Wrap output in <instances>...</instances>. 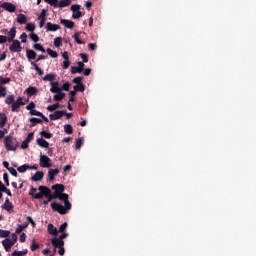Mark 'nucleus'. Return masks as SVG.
<instances>
[{
  "label": "nucleus",
  "mask_w": 256,
  "mask_h": 256,
  "mask_svg": "<svg viewBox=\"0 0 256 256\" xmlns=\"http://www.w3.org/2000/svg\"><path fill=\"white\" fill-rule=\"evenodd\" d=\"M80 56L82 58L83 63H88L89 62V58H88L87 54L81 53Z\"/></svg>",
  "instance_id": "680f3d73"
},
{
  "label": "nucleus",
  "mask_w": 256,
  "mask_h": 256,
  "mask_svg": "<svg viewBox=\"0 0 256 256\" xmlns=\"http://www.w3.org/2000/svg\"><path fill=\"white\" fill-rule=\"evenodd\" d=\"M26 29H27L28 32H34V30L36 29V25L32 24V23H28L26 25Z\"/></svg>",
  "instance_id": "de8ad7c7"
},
{
  "label": "nucleus",
  "mask_w": 256,
  "mask_h": 256,
  "mask_svg": "<svg viewBox=\"0 0 256 256\" xmlns=\"http://www.w3.org/2000/svg\"><path fill=\"white\" fill-rule=\"evenodd\" d=\"M71 73L72 74H81L78 66H72Z\"/></svg>",
  "instance_id": "13d9d810"
},
{
  "label": "nucleus",
  "mask_w": 256,
  "mask_h": 256,
  "mask_svg": "<svg viewBox=\"0 0 256 256\" xmlns=\"http://www.w3.org/2000/svg\"><path fill=\"white\" fill-rule=\"evenodd\" d=\"M47 54L52 57V58H57L58 57V54L57 52H55V50H52L51 48H48L46 50Z\"/></svg>",
  "instance_id": "e433bc0d"
},
{
  "label": "nucleus",
  "mask_w": 256,
  "mask_h": 256,
  "mask_svg": "<svg viewBox=\"0 0 256 256\" xmlns=\"http://www.w3.org/2000/svg\"><path fill=\"white\" fill-rule=\"evenodd\" d=\"M71 5V0H61L58 4L59 8H66Z\"/></svg>",
  "instance_id": "c756f323"
},
{
  "label": "nucleus",
  "mask_w": 256,
  "mask_h": 256,
  "mask_svg": "<svg viewBox=\"0 0 256 256\" xmlns=\"http://www.w3.org/2000/svg\"><path fill=\"white\" fill-rule=\"evenodd\" d=\"M0 8L8 12H15L17 10V7L12 4V2H3V4L0 5Z\"/></svg>",
  "instance_id": "6e6552de"
},
{
  "label": "nucleus",
  "mask_w": 256,
  "mask_h": 256,
  "mask_svg": "<svg viewBox=\"0 0 256 256\" xmlns=\"http://www.w3.org/2000/svg\"><path fill=\"white\" fill-rule=\"evenodd\" d=\"M18 172L19 173H24L26 172L27 170H29V165L25 164V165H22V166H19L17 168Z\"/></svg>",
  "instance_id": "ea45409f"
},
{
  "label": "nucleus",
  "mask_w": 256,
  "mask_h": 256,
  "mask_svg": "<svg viewBox=\"0 0 256 256\" xmlns=\"http://www.w3.org/2000/svg\"><path fill=\"white\" fill-rule=\"evenodd\" d=\"M84 67H85L84 62L79 61L78 62V69L80 70V73H83Z\"/></svg>",
  "instance_id": "69168bd1"
},
{
  "label": "nucleus",
  "mask_w": 256,
  "mask_h": 256,
  "mask_svg": "<svg viewBox=\"0 0 256 256\" xmlns=\"http://www.w3.org/2000/svg\"><path fill=\"white\" fill-rule=\"evenodd\" d=\"M31 65H33L34 70L37 71V73H38L39 76L44 75V71L41 70V67H39V66L36 64V62L31 61Z\"/></svg>",
  "instance_id": "7c9ffc66"
},
{
  "label": "nucleus",
  "mask_w": 256,
  "mask_h": 256,
  "mask_svg": "<svg viewBox=\"0 0 256 256\" xmlns=\"http://www.w3.org/2000/svg\"><path fill=\"white\" fill-rule=\"evenodd\" d=\"M29 122L32 123L30 127H36L37 124L43 123V121L40 118H30Z\"/></svg>",
  "instance_id": "bb28decb"
},
{
  "label": "nucleus",
  "mask_w": 256,
  "mask_h": 256,
  "mask_svg": "<svg viewBox=\"0 0 256 256\" xmlns=\"http://www.w3.org/2000/svg\"><path fill=\"white\" fill-rule=\"evenodd\" d=\"M35 193H37V189L36 188H34V187H32L31 189H30V191H29V195L30 196H33V198L35 199Z\"/></svg>",
  "instance_id": "774afa93"
},
{
  "label": "nucleus",
  "mask_w": 256,
  "mask_h": 256,
  "mask_svg": "<svg viewBox=\"0 0 256 256\" xmlns=\"http://www.w3.org/2000/svg\"><path fill=\"white\" fill-rule=\"evenodd\" d=\"M39 247H40V245H39V244H36V243H35V240H33L32 245L30 246L31 251H32V252H35V251H37V249H38Z\"/></svg>",
  "instance_id": "5fc2aeb1"
},
{
  "label": "nucleus",
  "mask_w": 256,
  "mask_h": 256,
  "mask_svg": "<svg viewBox=\"0 0 256 256\" xmlns=\"http://www.w3.org/2000/svg\"><path fill=\"white\" fill-rule=\"evenodd\" d=\"M35 133L34 132H29L28 136L26 137V141L30 143L34 139Z\"/></svg>",
  "instance_id": "6e6d98bb"
},
{
  "label": "nucleus",
  "mask_w": 256,
  "mask_h": 256,
  "mask_svg": "<svg viewBox=\"0 0 256 256\" xmlns=\"http://www.w3.org/2000/svg\"><path fill=\"white\" fill-rule=\"evenodd\" d=\"M44 1L49 5L53 6V8L59 7L58 0H44Z\"/></svg>",
  "instance_id": "4c0bfd02"
},
{
  "label": "nucleus",
  "mask_w": 256,
  "mask_h": 256,
  "mask_svg": "<svg viewBox=\"0 0 256 256\" xmlns=\"http://www.w3.org/2000/svg\"><path fill=\"white\" fill-rule=\"evenodd\" d=\"M2 245L4 246V249H5L6 252H10L11 247L14 246V242H12L11 239L6 238V239L2 240Z\"/></svg>",
  "instance_id": "f8f14e48"
},
{
  "label": "nucleus",
  "mask_w": 256,
  "mask_h": 256,
  "mask_svg": "<svg viewBox=\"0 0 256 256\" xmlns=\"http://www.w3.org/2000/svg\"><path fill=\"white\" fill-rule=\"evenodd\" d=\"M40 135L44 138V139H51L53 137V133L48 132L46 130H43L40 132Z\"/></svg>",
  "instance_id": "c85d7f7f"
},
{
  "label": "nucleus",
  "mask_w": 256,
  "mask_h": 256,
  "mask_svg": "<svg viewBox=\"0 0 256 256\" xmlns=\"http://www.w3.org/2000/svg\"><path fill=\"white\" fill-rule=\"evenodd\" d=\"M38 20H47V11L45 9L41 11Z\"/></svg>",
  "instance_id": "a18cd8bd"
},
{
  "label": "nucleus",
  "mask_w": 256,
  "mask_h": 256,
  "mask_svg": "<svg viewBox=\"0 0 256 256\" xmlns=\"http://www.w3.org/2000/svg\"><path fill=\"white\" fill-rule=\"evenodd\" d=\"M60 109V103H54L53 105H50L47 107V110L49 112H54L55 110Z\"/></svg>",
  "instance_id": "473e14b6"
},
{
  "label": "nucleus",
  "mask_w": 256,
  "mask_h": 256,
  "mask_svg": "<svg viewBox=\"0 0 256 256\" xmlns=\"http://www.w3.org/2000/svg\"><path fill=\"white\" fill-rule=\"evenodd\" d=\"M51 208L59 214H67V211H70V209H67V206L64 207L62 204L56 202L51 203Z\"/></svg>",
  "instance_id": "20e7f679"
},
{
  "label": "nucleus",
  "mask_w": 256,
  "mask_h": 256,
  "mask_svg": "<svg viewBox=\"0 0 256 256\" xmlns=\"http://www.w3.org/2000/svg\"><path fill=\"white\" fill-rule=\"evenodd\" d=\"M52 189L58 194L65 192V186L63 184H55L52 186Z\"/></svg>",
  "instance_id": "412c9836"
},
{
  "label": "nucleus",
  "mask_w": 256,
  "mask_h": 256,
  "mask_svg": "<svg viewBox=\"0 0 256 256\" xmlns=\"http://www.w3.org/2000/svg\"><path fill=\"white\" fill-rule=\"evenodd\" d=\"M3 178H4V182H5L6 186L9 187L10 186V182H9V176H8L7 172L4 173Z\"/></svg>",
  "instance_id": "052dcab7"
},
{
  "label": "nucleus",
  "mask_w": 256,
  "mask_h": 256,
  "mask_svg": "<svg viewBox=\"0 0 256 256\" xmlns=\"http://www.w3.org/2000/svg\"><path fill=\"white\" fill-rule=\"evenodd\" d=\"M71 62L69 60H64L63 61V69L66 70L70 67Z\"/></svg>",
  "instance_id": "0e129e2a"
},
{
  "label": "nucleus",
  "mask_w": 256,
  "mask_h": 256,
  "mask_svg": "<svg viewBox=\"0 0 256 256\" xmlns=\"http://www.w3.org/2000/svg\"><path fill=\"white\" fill-rule=\"evenodd\" d=\"M39 165H40L41 167L49 168V167L52 166V164H51V159H50L47 155L40 154V162H39Z\"/></svg>",
  "instance_id": "39448f33"
},
{
  "label": "nucleus",
  "mask_w": 256,
  "mask_h": 256,
  "mask_svg": "<svg viewBox=\"0 0 256 256\" xmlns=\"http://www.w3.org/2000/svg\"><path fill=\"white\" fill-rule=\"evenodd\" d=\"M1 33H8V42L10 44L9 51L12 53H21L22 52V44L19 40H15L17 36V28L13 26L9 31L7 29L1 30Z\"/></svg>",
  "instance_id": "f257e3e1"
},
{
  "label": "nucleus",
  "mask_w": 256,
  "mask_h": 256,
  "mask_svg": "<svg viewBox=\"0 0 256 256\" xmlns=\"http://www.w3.org/2000/svg\"><path fill=\"white\" fill-rule=\"evenodd\" d=\"M56 79H57L56 73H48L42 78L43 81H49L50 83L55 81Z\"/></svg>",
  "instance_id": "6ab92c4d"
},
{
  "label": "nucleus",
  "mask_w": 256,
  "mask_h": 256,
  "mask_svg": "<svg viewBox=\"0 0 256 256\" xmlns=\"http://www.w3.org/2000/svg\"><path fill=\"white\" fill-rule=\"evenodd\" d=\"M79 10H81V5L75 4L71 6V11L73 12V14H76V12H78Z\"/></svg>",
  "instance_id": "3c124183"
},
{
  "label": "nucleus",
  "mask_w": 256,
  "mask_h": 256,
  "mask_svg": "<svg viewBox=\"0 0 256 256\" xmlns=\"http://www.w3.org/2000/svg\"><path fill=\"white\" fill-rule=\"evenodd\" d=\"M38 190L40 193L35 194L34 199H43L44 197L47 198V196H49L51 193V189H49L47 186H39Z\"/></svg>",
  "instance_id": "7ed1b4c3"
},
{
  "label": "nucleus",
  "mask_w": 256,
  "mask_h": 256,
  "mask_svg": "<svg viewBox=\"0 0 256 256\" xmlns=\"http://www.w3.org/2000/svg\"><path fill=\"white\" fill-rule=\"evenodd\" d=\"M38 92L39 90L36 88V86H28V88L25 90L28 97H33V95H37Z\"/></svg>",
  "instance_id": "4468645a"
},
{
  "label": "nucleus",
  "mask_w": 256,
  "mask_h": 256,
  "mask_svg": "<svg viewBox=\"0 0 256 256\" xmlns=\"http://www.w3.org/2000/svg\"><path fill=\"white\" fill-rule=\"evenodd\" d=\"M20 107H21V105L18 104V102H17V100H16V101H14V102L12 103L11 111H12V112H18L19 109H20Z\"/></svg>",
  "instance_id": "f704fd0d"
},
{
  "label": "nucleus",
  "mask_w": 256,
  "mask_h": 256,
  "mask_svg": "<svg viewBox=\"0 0 256 256\" xmlns=\"http://www.w3.org/2000/svg\"><path fill=\"white\" fill-rule=\"evenodd\" d=\"M10 235V231L0 229V237L4 239Z\"/></svg>",
  "instance_id": "49530a36"
},
{
  "label": "nucleus",
  "mask_w": 256,
  "mask_h": 256,
  "mask_svg": "<svg viewBox=\"0 0 256 256\" xmlns=\"http://www.w3.org/2000/svg\"><path fill=\"white\" fill-rule=\"evenodd\" d=\"M7 124V115L5 113H0V128H4Z\"/></svg>",
  "instance_id": "b1692460"
},
{
  "label": "nucleus",
  "mask_w": 256,
  "mask_h": 256,
  "mask_svg": "<svg viewBox=\"0 0 256 256\" xmlns=\"http://www.w3.org/2000/svg\"><path fill=\"white\" fill-rule=\"evenodd\" d=\"M57 233V227H55L53 224H48V234L57 235Z\"/></svg>",
  "instance_id": "393cba45"
},
{
  "label": "nucleus",
  "mask_w": 256,
  "mask_h": 256,
  "mask_svg": "<svg viewBox=\"0 0 256 256\" xmlns=\"http://www.w3.org/2000/svg\"><path fill=\"white\" fill-rule=\"evenodd\" d=\"M14 101H15V96L14 95H9L5 99V104L12 105V104H14Z\"/></svg>",
  "instance_id": "72a5a7b5"
},
{
  "label": "nucleus",
  "mask_w": 256,
  "mask_h": 256,
  "mask_svg": "<svg viewBox=\"0 0 256 256\" xmlns=\"http://www.w3.org/2000/svg\"><path fill=\"white\" fill-rule=\"evenodd\" d=\"M67 226H68L67 222H63V224L60 225L59 227L58 233H64L65 230H67Z\"/></svg>",
  "instance_id": "09e8293b"
},
{
  "label": "nucleus",
  "mask_w": 256,
  "mask_h": 256,
  "mask_svg": "<svg viewBox=\"0 0 256 256\" xmlns=\"http://www.w3.org/2000/svg\"><path fill=\"white\" fill-rule=\"evenodd\" d=\"M60 23L63 24V26H65L68 29H72L75 27V23L73 22V20L61 19Z\"/></svg>",
  "instance_id": "dca6fc26"
},
{
  "label": "nucleus",
  "mask_w": 256,
  "mask_h": 256,
  "mask_svg": "<svg viewBox=\"0 0 256 256\" xmlns=\"http://www.w3.org/2000/svg\"><path fill=\"white\" fill-rule=\"evenodd\" d=\"M59 200L63 201L67 210H71L72 204L69 201V195L68 194H63V193L59 194Z\"/></svg>",
  "instance_id": "423d86ee"
},
{
  "label": "nucleus",
  "mask_w": 256,
  "mask_h": 256,
  "mask_svg": "<svg viewBox=\"0 0 256 256\" xmlns=\"http://www.w3.org/2000/svg\"><path fill=\"white\" fill-rule=\"evenodd\" d=\"M83 16L82 12L80 10L76 11L75 13L72 14V18L74 20H79Z\"/></svg>",
  "instance_id": "c03bdc74"
},
{
  "label": "nucleus",
  "mask_w": 256,
  "mask_h": 256,
  "mask_svg": "<svg viewBox=\"0 0 256 256\" xmlns=\"http://www.w3.org/2000/svg\"><path fill=\"white\" fill-rule=\"evenodd\" d=\"M8 172L11 173V175L14 177L18 176L17 170H15L13 167L8 168Z\"/></svg>",
  "instance_id": "bf43d9fd"
},
{
  "label": "nucleus",
  "mask_w": 256,
  "mask_h": 256,
  "mask_svg": "<svg viewBox=\"0 0 256 256\" xmlns=\"http://www.w3.org/2000/svg\"><path fill=\"white\" fill-rule=\"evenodd\" d=\"M35 107H36V103L35 102H30L29 104H28V106H26V109L29 111V112H31V111H33L34 109H35Z\"/></svg>",
  "instance_id": "603ef678"
},
{
  "label": "nucleus",
  "mask_w": 256,
  "mask_h": 256,
  "mask_svg": "<svg viewBox=\"0 0 256 256\" xmlns=\"http://www.w3.org/2000/svg\"><path fill=\"white\" fill-rule=\"evenodd\" d=\"M20 40L24 44L27 42V34H26V32H23V34L20 35Z\"/></svg>",
  "instance_id": "e2e57ef3"
},
{
  "label": "nucleus",
  "mask_w": 256,
  "mask_h": 256,
  "mask_svg": "<svg viewBox=\"0 0 256 256\" xmlns=\"http://www.w3.org/2000/svg\"><path fill=\"white\" fill-rule=\"evenodd\" d=\"M26 56L29 61H34L35 59H37V53L35 52V50L32 49H28L26 51Z\"/></svg>",
  "instance_id": "a211bd4d"
},
{
  "label": "nucleus",
  "mask_w": 256,
  "mask_h": 256,
  "mask_svg": "<svg viewBox=\"0 0 256 256\" xmlns=\"http://www.w3.org/2000/svg\"><path fill=\"white\" fill-rule=\"evenodd\" d=\"M29 115L41 117V112L37 111V109H33L29 112Z\"/></svg>",
  "instance_id": "4d7b16f0"
},
{
  "label": "nucleus",
  "mask_w": 256,
  "mask_h": 256,
  "mask_svg": "<svg viewBox=\"0 0 256 256\" xmlns=\"http://www.w3.org/2000/svg\"><path fill=\"white\" fill-rule=\"evenodd\" d=\"M53 45H54L55 47H60V46L62 45V38H61V37H56V38L54 39Z\"/></svg>",
  "instance_id": "79ce46f5"
},
{
  "label": "nucleus",
  "mask_w": 256,
  "mask_h": 256,
  "mask_svg": "<svg viewBox=\"0 0 256 256\" xmlns=\"http://www.w3.org/2000/svg\"><path fill=\"white\" fill-rule=\"evenodd\" d=\"M7 42H9V35L8 37L5 35H0V44H6Z\"/></svg>",
  "instance_id": "8fccbe9b"
},
{
  "label": "nucleus",
  "mask_w": 256,
  "mask_h": 256,
  "mask_svg": "<svg viewBox=\"0 0 256 256\" xmlns=\"http://www.w3.org/2000/svg\"><path fill=\"white\" fill-rule=\"evenodd\" d=\"M34 50L40 51L42 53H46V49L43 46H41V43H35Z\"/></svg>",
  "instance_id": "c9c22d12"
},
{
  "label": "nucleus",
  "mask_w": 256,
  "mask_h": 256,
  "mask_svg": "<svg viewBox=\"0 0 256 256\" xmlns=\"http://www.w3.org/2000/svg\"><path fill=\"white\" fill-rule=\"evenodd\" d=\"M83 145V138L79 137L75 142V149H80Z\"/></svg>",
  "instance_id": "58836bf2"
},
{
  "label": "nucleus",
  "mask_w": 256,
  "mask_h": 256,
  "mask_svg": "<svg viewBox=\"0 0 256 256\" xmlns=\"http://www.w3.org/2000/svg\"><path fill=\"white\" fill-rule=\"evenodd\" d=\"M4 145L7 151H17L19 142L17 141V138L8 135L4 138Z\"/></svg>",
  "instance_id": "f03ea898"
},
{
  "label": "nucleus",
  "mask_w": 256,
  "mask_h": 256,
  "mask_svg": "<svg viewBox=\"0 0 256 256\" xmlns=\"http://www.w3.org/2000/svg\"><path fill=\"white\" fill-rule=\"evenodd\" d=\"M84 35H86V32H75V34L73 35V38L77 42L78 45L85 44V42L81 40Z\"/></svg>",
  "instance_id": "9d476101"
},
{
  "label": "nucleus",
  "mask_w": 256,
  "mask_h": 256,
  "mask_svg": "<svg viewBox=\"0 0 256 256\" xmlns=\"http://www.w3.org/2000/svg\"><path fill=\"white\" fill-rule=\"evenodd\" d=\"M66 115V111H55L53 114H49L51 121H57Z\"/></svg>",
  "instance_id": "1a4fd4ad"
},
{
  "label": "nucleus",
  "mask_w": 256,
  "mask_h": 256,
  "mask_svg": "<svg viewBox=\"0 0 256 256\" xmlns=\"http://www.w3.org/2000/svg\"><path fill=\"white\" fill-rule=\"evenodd\" d=\"M64 132L69 135L73 134V126L71 124L64 125Z\"/></svg>",
  "instance_id": "2f4dec72"
},
{
  "label": "nucleus",
  "mask_w": 256,
  "mask_h": 256,
  "mask_svg": "<svg viewBox=\"0 0 256 256\" xmlns=\"http://www.w3.org/2000/svg\"><path fill=\"white\" fill-rule=\"evenodd\" d=\"M66 97L65 93H62L61 91H59L58 93H56V95H54L53 100L54 101H61Z\"/></svg>",
  "instance_id": "cd10ccee"
},
{
  "label": "nucleus",
  "mask_w": 256,
  "mask_h": 256,
  "mask_svg": "<svg viewBox=\"0 0 256 256\" xmlns=\"http://www.w3.org/2000/svg\"><path fill=\"white\" fill-rule=\"evenodd\" d=\"M50 86H51V88H50L51 93L57 94V93L61 92L59 82H51Z\"/></svg>",
  "instance_id": "2eb2a0df"
},
{
  "label": "nucleus",
  "mask_w": 256,
  "mask_h": 256,
  "mask_svg": "<svg viewBox=\"0 0 256 256\" xmlns=\"http://www.w3.org/2000/svg\"><path fill=\"white\" fill-rule=\"evenodd\" d=\"M2 210H5L9 213H12L14 210L13 203L9 200V198L5 199L4 204L1 205Z\"/></svg>",
  "instance_id": "0eeeda50"
},
{
  "label": "nucleus",
  "mask_w": 256,
  "mask_h": 256,
  "mask_svg": "<svg viewBox=\"0 0 256 256\" xmlns=\"http://www.w3.org/2000/svg\"><path fill=\"white\" fill-rule=\"evenodd\" d=\"M73 89L75 92H84L85 91V85L81 82L80 84L74 85Z\"/></svg>",
  "instance_id": "a878e982"
},
{
  "label": "nucleus",
  "mask_w": 256,
  "mask_h": 256,
  "mask_svg": "<svg viewBox=\"0 0 256 256\" xmlns=\"http://www.w3.org/2000/svg\"><path fill=\"white\" fill-rule=\"evenodd\" d=\"M52 246L54 248H60L65 246L64 240H61V238H52L51 239Z\"/></svg>",
  "instance_id": "9b49d317"
},
{
  "label": "nucleus",
  "mask_w": 256,
  "mask_h": 256,
  "mask_svg": "<svg viewBox=\"0 0 256 256\" xmlns=\"http://www.w3.org/2000/svg\"><path fill=\"white\" fill-rule=\"evenodd\" d=\"M44 177V172L42 171H38L34 174L33 177H31V181H34V182H39L42 180V178Z\"/></svg>",
  "instance_id": "aec40b11"
},
{
  "label": "nucleus",
  "mask_w": 256,
  "mask_h": 256,
  "mask_svg": "<svg viewBox=\"0 0 256 256\" xmlns=\"http://www.w3.org/2000/svg\"><path fill=\"white\" fill-rule=\"evenodd\" d=\"M9 82H11V78H3L0 76V86L7 85Z\"/></svg>",
  "instance_id": "37998d69"
},
{
  "label": "nucleus",
  "mask_w": 256,
  "mask_h": 256,
  "mask_svg": "<svg viewBox=\"0 0 256 256\" xmlns=\"http://www.w3.org/2000/svg\"><path fill=\"white\" fill-rule=\"evenodd\" d=\"M18 24H26L27 23V16L25 14L19 13L17 17Z\"/></svg>",
  "instance_id": "5701e85b"
},
{
  "label": "nucleus",
  "mask_w": 256,
  "mask_h": 256,
  "mask_svg": "<svg viewBox=\"0 0 256 256\" xmlns=\"http://www.w3.org/2000/svg\"><path fill=\"white\" fill-rule=\"evenodd\" d=\"M60 173V170L58 168H55L54 170L51 169L48 171V179L49 181H54L55 177Z\"/></svg>",
  "instance_id": "f3484780"
},
{
  "label": "nucleus",
  "mask_w": 256,
  "mask_h": 256,
  "mask_svg": "<svg viewBox=\"0 0 256 256\" xmlns=\"http://www.w3.org/2000/svg\"><path fill=\"white\" fill-rule=\"evenodd\" d=\"M46 29H47V32H57V30L61 29V26L58 24H53L51 22H48Z\"/></svg>",
  "instance_id": "ddd939ff"
},
{
  "label": "nucleus",
  "mask_w": 256,
  "mask_h": 256,
  "mask_svg": "<svg viewBox=\"0 0 256 256\" xmlns=\"http://www.w3.org/2000/svg\"><path fill=\"white\" fill-rule=\"evenodd\" d=\"M73 83H75L76 85H79L82 83V77H76L72 80Z\"/></svg>",
  "instance_id": "338daca9"
},
{
  "label": "nucleus",
  "mask_w": 256,
  "mask_h": 256,
  "mask_svg": "<svg viewBox=\"0 0 256 256\" xmlns=\"http://www.w3.org/2000/svg\"><path fill=\"white\" fill-rule=\"evenodd\" d=\"M29 38L34 42H38L40 40L39 36L37 34H34V32L29 35Z\"/></svg>",
  "instance_id": "864d4df0"
},
{
  "label": "nucleus",
  "mask_w": 256,
  "mask_h": 256,
  "mask_svg": "<svg viewBox=\"0 0 256 256\" xmlns=\"http://www.w3.org/2000/svg\"><path fill=\"white\" fill-rule=\"evenodd\" d=\"M6 95H7L6 86L0 85V97H6Z\"/></svg>",
  "instance_id": "a19ab883"
},
{
  "label": "nucleus",
  "mask_w": 256,
  "mask_h": 256,
  "mask_svg": "<svg viewBox=\"0 0 256 256\" xmlns=\"http://www.w3.org/2000/svg\"><path fill=\"white\" fill-rule=\"evenodd\" d=\"M36 142L38 143V146L42 148H49L50 146L49 142L44 140V138H38Z\"/></svg>",
  "instance_id": "4be33fe9"
}]
</instances>
